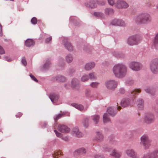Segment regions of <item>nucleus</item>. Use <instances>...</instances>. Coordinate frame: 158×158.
I'll use <instances>...</instances> for the list:
<instances>
[{
    "label": "nucleus",
    "instance_id": "obj_11",
    "mask_svg": "<svg viewBox=\"0 0 158 158\" xmlns=\"http://www.w3.org/2000/svg\"><path fill=\"white\" fill-rule=\"evenodd\" d=\"M59 131L63 133H67L70 131V128L67 126L64 125H59L57 127Z\"/></svg>",
    "mask_w": 158,
    "mask_h": 158
},
{
    "label": "nucleus",
    "instance_id": "obj_35",
    "mask_svg": "<svg viewBox=\"0 0 158 158\" xmlns=\"http://www.w3.org/2000/svg\"><path fill=\"white\" fill-rule=\"evenodd\" d=\"M145 91L146 93H149L152 95H154L155 94V91L154 90L148 88L145 89Z\"/></svg>",
    "mask_w": 158,
    "mask_h": 158
},
{
    "label": "nucleus",
    "instance_id": "obj_45",
    "mask_svg": "<svg viewBox=\"0 0 158 158\" xmlns=\"http://www.w3.org/2000/svg\"><path fill=\"white\" fill-rule=\"evenodd\" d=\"M50 65V62L49 61H47L45 64L44 65V69H47L49 66Z\"/></svg>",
    "mask_w": 158,
    "mask_h": 158
},
{
    "label": "nucleus",
    "instance_id": "obj_58",
    "mask_svg": "<svg viewBox=\"0 0 158 158\" xmlns=\"http://www.w3.org/2000/svg\"><path fill=\"white\" fill-rule=\"evenodd\" d=\"M96 158H103V156L102 155H96L95 156Z\"/></svg>",
    "mask_w": 158,
    "mask_h": 158
},
{
    "label": "nucleus",
    "instance_id": "obj_13",
    "mask_svg": "<svg viewBox=\"0 0 158 158\" xmlns=\"http://www.w3.org/2000/svg\"><path fill=\"white\" fill-rule=\"evenodd\" d=\"M128 6V4L123 1H118L117 2V6L119 8H127Z\"/></svg>",
    "mask_w": 158,
    "mask_h": 158
},
{
    "label": "nucleus",
    "instance_id": "obj_40",
    "mask_svg": "<svg viewBox=\"0 0 158 158\" xmlns=\"http://www.w3.org/2000/svg\"><path fill=\"white\" fill-rule=\"evenodd\" d=\"M94 15L97 17L101 18L103 16L102 13L99 12H95L94 13Z\"/></svg>",
    "mask_w": 158,
    "mask_h": 158
},
{
    "label": "nucleus",
    "instance_id": "obj_18",
    "mask_svg": "<svg viewBox=\"0 0 158 158\" xmlns=\"http://www.w3.org/2000/svg\"><path fill=\"white\" fill-rule=\"evenodd\" d=\"M64 45L66 49L69 51H72L73 50V47L71 44L67 41L64 42Z\"/></svg>",
    "mask_w": 158,
    "mask_h": 158
},
{
    "label": "nucleus",
    "instance_id": "obj_38",
    "mask_svg": "<svg viewBox=\"0 0 158 158\" xmlns=\"http://www.w3.org/2000/svg\"><path fill=\"white\" fill-rule=\"evenodd\" d=\"M99 83L97 82H92L90 85L91 87L93 88H97L98 87Z\"/></svg>",
    "mask_w": 158,
    "mask_h": 158
},
{
    "label": "nucleus",
    "instance_id": "obj_48",
    "mask_svg": "<svg viewBox=\"0 0 158 158\" xmlns=\"http://www.w3.org/2000/svg\"><path fill=\"white\" fill-rule=\"evenodd\" d=\"M21 62L23 64L24 66H26L27 64V61L24 57H23L22 58Z\"/></svg>",
    "mask_w": 158,
    "mask_h": 158
},
{
    "label": "nucleus",
    "instance_id": "obj_47",
    "mask_svg": "<svg viewBox=\"0 0 158 158\" xmlns=\"http://www.w3.org/2000/svg\"><path fill=\"white\" fill-rule=\"evenodd\" d=\"M52 40V37L51 36H50L47 38L45 39V43L47 44H48L50 43V42Z\"/></svg>",
    "mask_w": 158,
    "mask_h": 158
},
{
    "label": "nucleus",
    "instance_id": "obj_21",
    "mask_svg": "<svg viewBox=\"0 0 158 158\" xmlns=\"http://www.w3.org/2000/svg\"><path fill=\"white\" fill-rule=\"evenodd\" d=\"M107 112L111 116H114L116 114V112L114 111V108L112 107H109L107 110Z\"/></svg>",
    "mask_w": 158,
    "mask_h": 158
},
{
    "label": "nucleus",
    "instance_id": "obj_50",
    "mask_svg": "<svg viewBox=\"0 0 158 158\" xmlns=\"http://www.w3.org/2000/svg\"><path fill=\"white\" fill-rule=\"evenodd\" d=\"M5 53V51L3 48L0 46V54L2 55Z\"/></svg>",
    "mask_w": 158,
    "mask_h": 158
},
{
    "label": "nucleus",
    "instance_id": "obj_34",
    "mask_svg": "<svg viewBox=\"0 0 158 158\" xmlns=\"http://www.w3.org/2000/svg\"><path fill=\"white\" fill-rule=\"evenodd\" d=\"M66 61L68 63H70L72 62L73 60L72 56L71 54L67 55L65 57Z\"/></svg>",
    "mask_w": 158,
    "mask_h": 158
},
{
    "label": "nucleus",
    "instance_id": "obj_23",
    "mask_svg": "<svg viewBox=\"0 0 158 158\" xmlns=\"http://www.w3.org/2000/svg\"><path fill=\"white\" fill-rule=\"evenodd\" d=\"M55 78V79L54 80H55L59 82H64L66 80V78L62 75H58L56 76Z\"/></svg>",
    "mask_w": 158,
    "mask_h": 158
},
{
    "label": "nucleus",
    "instance_id": "obj_22",
    "mask_svg": "<svg viewBox=\"0 0 158 158\" xmlns=\"http://www.w3.org/2000/svg\"><path fill=\"white\" fill-rule=\"evenodd\" d=\"M137 104L139 110H142L143 107V101L142 99H139L138 100Z\"/></svg>",
    "mask_w": 158,
    "mask_h": 158
},
{
    "label": "nucleus",
    "instance_id": "obj_36",
    "mask_svg": "<svg viewBox=\"0 0 158 158\" xmlns=\"http://www.w3.org/2000/svg\"><path fill=\"white\" fill-rule=\"evenodd\" d=\"M85 95L86 97L89 98H91L93 96V94H91V91L89 89H86L85 91Z\"/></svg>",
    "mask_w": 158,
    "mask_h": 158
},
{
    "label": "nucleus",
    "instance_id": "obj_25",
    "mask_svg": "<svg viewBox=\"0 0 158 158\" xmlns=\"http://www.w3.org/2000/svg\"><path fill=\"white\" fill-rule=\"evenodd\" d=\"M153 43L155 48L158 50V33L155 37Z\"/></svg>",
    "mask_w": 158,
    "mask_h": 158
},
{
    "label": "nucleus",
    "instance_id": "obj_30",
    "mask_svg": "<svg viewBox=\"0 0 158 158\" xmlns=\"http://www.w3.org/2000/svg\"><path fill=\"white\" fill-rule=\"evenodd\" d=\"M75 152H77L79 155L82 154L86 152V150L84 148H81L77 150Z\"/></svg>",
    "mask_w": 158,
    "mask_h": 158
},
{
    "label": "nucleus",
    "instance_id": "obj_39",
    "mask_svg": "<svg viewBox=\"0 0 158 158\" xmlns=\"http://www.w3.org/2000/svg\"><path fill=\"white\" fill-rule=\"evenodd\" d=\"M88 80V75L86 74L83 75L81 78V80L83 82L86 81Z\"/></svg>",
    "mask_w": 158,
    "mask_h": 158
},
{
    "label": "nucleus",
    "instance_id": "obj_33",
    "mask_svg": "<svg viewBox=\"0 0 158 158\" xmlns=\"http://www.w3.org/2000/svg\"><path fill=\"white\" fill-rule=\"evenodd\" d=\"M105 13L108 15H112L114 13V11L112 9L107 8L105 9Z\"/></svg>",
    "mask_w": 158,
    "mask_h": 158
},
{
    "label": "nucleus",
    "instance_id": "obj_4",
    "mask_svg": "<svg viewBox=\"0 0 158 158\" xmlns=\"http://www.w3.org/2000/svg\"><path fill=\"white\" fill-rule=\"evenodd\" d=\"M151 141L147 135L144 134L141 137L140 143L145 149H148L151 145Z\"/></svg>",
    "mask_w": 158,
    "mask_h": 158
},
{
    "label": "nucleus",
    "instance_id": "obj_43",
    "mask_svg": "<svg viewBox=\"0 0 158 158\" xmlns=\"http://www.w3.org/2000/svg\"><path fill=\"white\" fill-rule=\"evenodd\" d=\"M140 92V91L139 89H135L132 90L131 91V94L133 95H135L136 93H139Z\"/></svg>",
    "mask_w": 158,
    "mask_h": 158
},
{
    "label": "nucleus",
    "instance_id": "obj_2",
    "mask_svg": "<svg viewBox=\"0 0 158 158\" xmlns=\"http://www.w3.org/2000/svg\"><path fill=\"white\" fill-rule=\"evenodd\" d=\"M133 21L138 24H145L151 21V18L149 14L144 13H141L135 17Z\"/></svg>",
    "mask_w": 158,
    "mask_h": 158
},
{
    "label": "nucleus",
    "instance_id": "obj_32",
    "mask_svg": "<svg viewBox=\"0 0 158 158\" xmlns=\"http://www.w3.org/2000/svg\"><path fill=\"white\" fill-rule=\"evenodd\" d=\"M110 120L108 117V115L106 113H105L103 115V121L104 123L110 122Z\"/></svg>",
    "mask_w": 158,
    "mask_h": 158
},
{
    "label": "nucleus",
    "instance_id": "obj_52",
    "mask_svg": "<svg viewBox=\"0 0 158 158\" xmlns=\"http://www.w3.org/2000/svg\"><path fill=\"white\" fill-rule=\"evenodd\" d=\"M115 56L117 57H123V55L122 54H120L119 53H118L117 54L115 55Z\"/></svg>",
    "mask_w": 158,
    "mask_h": 158
},
{
    "label": "nucleus",
    "instance_id": "obj_26",
    "mask_svg": "<svg viewBox=\"0 0 158 158\" xmlns=\"http://www.w3.org/2000/svg\"><path fill=\"white\" fill-rule=\"evenodd\" d=\"M92 120L95 125L97 124L99 120V116L97 115H94L92 116Z\"/></svg>",
    "mask_w": 158,
    "mask_h": 158
},
{
    "label": "nucleus",
    "instance_id": "obj_6",
    "mask_svg": "<svg viewBox=\"0 0 158 158\" xmlns=\"http://www.w3.org/2000/svg\"><path fill=\"white\" fill-rule=\"evenodd\" d=\"M105 85L108 89L114 90L117 87L118 83L114 80H109L106 82Z\"/></svg>",
    "mask_w": 158,
    "mask_h": 158
},
{
    "label": "nucleus",
    "instance_id": "obj_44",
    "mask_svg": "<svg viewBox=\"0 0 158 158\" xmlns=\"http://www.w3.org/2000/svg\"><path fill=\"white\" fill-rule=\"evenodd\" d=\"M54 132H55L57 137H60V138H61V137H62V135L59 132L56 130H54Z\"/></svg>",
    "mask_w": 158,
    "mask_h": 158
},
{
    "label": "nucleus",
    "instance_id": "obj_20",
    "mask_svg": "<svg viewBox=\"0 0 158 158\" xmlns=\"http://www.w3.org/2000/svg\"><path fill=\"white\" fill-rule=\"evenodd\" d=\"M34 44L35 42L32 39H28L27 40L25 41V45L28 47L32 46Z\"/></svg>",
    "mask_w": 158,
    "mask_h": 158
},
{
    "label": "nucleus",
    "instance_id": "obj_49",
    "mask_svg": "<svg viewBox=\"0 0 158 158\" xmlns=\"http://www.w3.org/2000/svg\"><path fill=\"white\" fill-rule=\"evenodd\" d=\"M109 4L111 6H113L115 4L114 0H107Z\"/></svg>",
    "mask_w": 158,
    "mask_h": 158
},
{
    "label": "nucleus",
    "instance_id": "obj_8",
    "mask_svg": "<svg viewBox=\"0 0 158 158\" xmlns=\"http://www.w3.org/2000/svg\"><path fill=\"white\" fill-rule=\"evenodd\" d=\"M130 67L133 70L138 71L140 70L141 68L142 65L139 63L132 62L130 63Z\"/></svg>",
    "mask_w": 158,
    "mask_h": 158
},
{
    "label": "nucleus",
    "instance_id": "obj_31",
    "mask_svg": "<svg viewBox=\"0 0 158 158\" xmlns=\"http://www.w3.org/2000/svg\"><path fill=\"white\" fill-rule=\"evenodd\" d=\"M96 139L98 141H101L103 139V136L101 133L99 132H96Z\"/></svg>",
    "mask_w": 158,
    "mask_h": 158
},
{
    "label": "nucleus",
    "instance_id": "obj_61",
    "mask_svg": "<svg viewBox=\"0 0 158 158\" xmlns=\"http://www.w3.org/2000/svg\"><path fill=\"white\" fill-rule=\"evenodd\" d=\"M156 111L158 113V109Z\"/></svg>",
    "mask_w": 158,
    "mask_h": 158
},
{
    "label": "nucleus",
    "instance_id": "obj_29",
    "mask_svg": "<svg viewBox=\"0 0 158 158\" xmlns=\"http://www.w3.org/2000/svg\"><path fill=\"white\" fill-rule=\"evenodd\" d=\"M78 85V80L75 78L73 79L71 81V86L73 88H75Z\"/></svg>",
    "mask_w": 158,
    "mask_h": 158
},
{
    "label": "nucleus",
    "instance_id": "obj_27",
    "mask_svg": "<svg viewBox=\"0 0 158 158\" xmlns=\"http://www.w3.org/2000/svg\"><path fill=\"white\" fill-rule=\"evenodd\" d=\"M111 155L116 158H119L121 156V153L120 152H117L115 150H114Z\"/></svg>",
    "mask_w": 158,
    "mask_h": 158
},
{
    "label": "nucleus",
    "instance_id": "obj_55",
    "mask_svg": "<svg viewBox=\"0 0 158 158\" xmlns=\"http://www.w3.org/2000/svg\"><path fill=\"white\" fill-rule=\"evenodd\" d=\"M23 115V114L21 112H19L16 115V116L17 118H20Z\"/></svg>",
    "mask_w": 158,
    "mask_h": 158
},
{
    "label": "nucleus",
    "instance_id": "obj_60",
    "mask_svg": "<svg viewBox=\"0 0 158 158\" xmlns=\"http://www.w3.org/2000/svg\"><path fill=\"white\" fill-rule=\"evenodd\" d=\"M121 107L120 106H118L117 107V109L118 110H120L121 109Z\"/></svg>",
    "mask_w": 158,
    "mask_h": 158
},
{
    "label": "nucleus",
    "instance_id": "obj_24",
    "mask_svg": "<svg viewBox=\"0 0 158 158\" xmlns=\"http://www.w3.org/2000/svg\"><path fill=\"white\" fill-rule=\"evenodd\" d=\"M88 76L89 79H90L91 80H94L97 79L96 75L94 72L89 73Z\"/></svg>",
    "mask_w": 158,
    "mask_h": 158
},
{
    "label": "nucleus",
    "instance_id": "obj_17",
    "mask_svg": "<svg viewBox=\"0 0 158 158\" xmlns=\"http://www.w3.org/2000/svg\"><path fill=\"white\" fill-rule=\"evenodd\" d=\"M121 106L123 107H126L130 105V101L128 99H123L121 102Z\"/></svg>",
    "mask_w": 158,
    "mask_h": 158
},
{
    "label": "nucleus",
    "instance_id": "obj_54",
    "mask_svg": "<svg viewBox=\"0 0 158 158\" xmlns=\"http://www.w3.org/2000/svg\"><path fill=\"white\" fill-rule=\"evenodd\" d=\"M59 154L61 155V152L60 151H59L57 152H56L54 154H53L52 156L53 157H56V156H57V155H58Z\"/></svg>",
    "mask_w": 158,
    "mask_h": 158
},
{
    "label": "nucleus",
    "instance_id": "obj_9",
    "mask_svg": "<svg viewBox=\"0 0 158 158\" xmlns=\"http://www.w3.org/2000/svg\"><path fill=\"white\" fill-rule=\"evenodd\" d=\"M145 122L148 124H149L154 122V116L152 113H148L145 116L144 118Z\"/></svg>",
    "mask_w": 158,
    "mask_h": 158
},
{
    "label": "nucleus",
    "instance_id": "obj_1",
    "mask_svg": "<svg viewBox=\"0 0 158 158\" xmlns=\"http://www.w3.org/2000/svg\"><path fill=\"white\" fill-rule=\"evenodd\" d=\"M113 71L116 77L122 78L126 75L127 69L124 65L122 64H119L115 65L113 67Z\"/></svg>",
    "mask_w": 158,
    "mask_h": 158
},
{
    "label": "nucleus",
    "instance_id": "obj_42",
    "mask_svg": "<svg viewBox=\"0 0 158 158\" xmlns=\"http://www.w3.org/2000/svg\"><path fill=\"white\" fill-rule=\"evenodd\" d=\"M31 23L33 24H35L37 22V20L36 18L33 17L31 19Z\"/></svg>",
    "mask_w": 158,
    "mask_h": 158
},
{
    "label": "nucleus",
    "instance_id": "obj_46",
    "mask_svg": "<svg viewBox=\"0 0 158 158\" xmlns=\"http://www.w3.org/2000/svg\"><path fill=\"white\" fill-rule=\"evenodd\" d=\"M134 83V81L132 79H129L127 80L126 81L127 84L129 85H131Z\"/></svg>",
    "mask_w": 158,
    "mask_h": 158
},
{
    "label": "nucleus",
    "instance_id": "obj_3",
    "mask_svg": "<svg viewBox=\"0 0 158 158\" xmlns=\"http://www.w3.org/2000/svg\"><path fill=\"white\" fill-rule=\"evenodd\" d=\"M141 40V37L138 35H135L129 37L127 40V43L130 45H138Z\"/></svg>",
    "mask_w": 158,
    "mask_h": 158
},
{
    "label": "nucleus",
    "instance_id": "obj_63",
    "mask_svg": "<svg viewBox=\"0 0 158 158\" xmlns=\"http://www.w3.org/2000/svg\"><path fill=\"white\" fill-rule=\"evenodd\" d=\"M157 8L158 9V6H157Z\"/></svg>",
    "mask_w": 158,
    "mask_h": 158
},
{
    "label": "nucleus",
    "instance_id": "obj_10",
    "mask_svg": "<svg viewBox=\"0 0 158 158\" xmlns=\"http://www.w3.org/2000/svg\"><path fill=\"white\" fill-rule=\"evenodd\" d=\"M110 24L115 26H124L125 24L123 21L121 19H115L113 20Z\"/></svg>",
    "mask_w": 158,
    "mask_h": 158
},
{
    "label": "nucleus",
    "instance_id": "obj_7",
    "mask_svg": "<svg viewBox=\"0 0 158 158\" xmlns=\"http://www.w3.org/2000/svg\"><path fill=\"white\" fill-rule=\"evenodd\" d=\"M142 158H158V148L144 154Z\"/></svg>",
    "mask_w": 158,
    "mask_h": 158
},
{
    "label": "nucleus",
    "instance_id": "obj_15",
    "mask_svg": "<svg viewBox=\"0 0 158 158\" xmlns=\"http://www.w3.org/2000/svg\"><path fill=\"white\" fill-rule=\"evenodd\" d=\"M72 133L73 135L78 137H80L82 136V134L79 131L78 129L77 128H75L73 129Z\"/></svg>",
    "mask_w": 158,
    "mask_h": 158
},
{
    "label": "nucleus",
    "instance_id": "obj_59",
    "mask_svg": "<svg viewBox=\"0 0 158 158\" xmlns=\"http://www.w3.org/2000/svg\"><path fill=\"white\" fill-rule=\"evenodd\" d=\"M6 60H7L8 61H11V60L10 59H9L8 57H6Z\"/></svg>",
    "mask_w": 158,
    "mask_h": 158
},
{
    "label": "nucleus",
    "instance_id": "obj_37",
    "mask_svg": "<svg viewBox=\"0 0 158 158\" xmlns=\"http://www.w3.org/2000/svg\"><path fill=\"white\" fill-rule=\"evenodd\" d=\"M88 118H86L84 119L82 122L83 126L85 127H87L88 126Z\"/></svg>",
    "mask_w": 158,
    "mask_h": 158
},
{
    "label": "nucleus",
    "instance_id": "obj_51",
    "mask_svg": "<svg viewBox=\"0 0 158 158\" xmlns=\"http://www.w3.org/2000/svg\"><path fill=\"white\" fill-rule=\"evenodd\" d=\"M29 76L33 80L36 82H38L37 79L34 76L32 75L31 74H30Z\"/></svg>",
    "mask_w": 158,
    "mask_h": 158
},
{
    "label": "nucleus",
    "instance_id": "obj_16",
    "mask_svg": "<svg viewBox=\"0 0 158 158\" xmlns=\"http://www.w3.org/2000/svg\"><path fill=\"white\" fill-rule=\"evenodd\" d=\"M95 64L94 62H91L86 64L85 67V68L86 70H90L94 67Z\"/></svg>",
    "mask_w": 158,
    "mask_h": 158
},
{
    "label": "nucleus",
    "instance_id": "obj_19",
    "mask_svg": "<svg viewBox=\"0 0 158 158\" xmlns=\"http://www.w3.org/2000/svg\"><path fill=\"white\" fill-rule=\"evenodd\" d=\"M86 6L87 7L94 8L96 7V4L94 0H91L90 1L86 3H85Z\"/></svg>",
    "mask_w": 158,
    "mask_h": 158
},
{
    "label": "nucleus",
    "instance_id": "obj_12",
    "mask_svg": "<svg viewBox=\"0 0 158 158\" xmlns=\"http://www.w3.org/2000/svg\"><path fill=\"white\" fill-rule=\"evenodd\" d=\"M126 153L127 156L132 158H138L139 156L133 149H128L126 150Z\"/></svg>",
    "mask_w": 158,
    "mask_h": 158
},
{
    "label": "nucleus",
    "instance_id": "obj_53",
    "mask_svg": "<svg viewBox=\"0 0 158 158\" xmlns=\"http://www.w3.org/2000/svg\"><path fill=\"white\" fill-rule=\"evenodd\" d=\"M62 139L65 141H68L69 140L68 137L66 136H62V137L61 138Z\"/></svg>",
    "mask_w": 158,
    "mask_h": 158
},
{
    "label": "nucleus",
    "instance_id": "obj_14",
    "mask_svg": "<svg viewBox=\"0 0 158 158\" xmlns=\"http://www.w3.org/2000/svg\"><path fill=\"white\" fill-rule=\"evenodd\" d=\"M49 97L52 102L56 103L58 101L59 96L57 94H53L50 95Z\"/></svg>",
    "mask_w": 158,
    "mask_h": 158
},
{
    "label": "nucleus",
    "instance_id": "obj_62",
    "mask_svg": "<svg viewBox=\"0 0 158 158\" xmlns=\"http://www.w3.org/2000/svg\"><path fill=\"white\" fill-rule=\"evenodd\" d=\"M110 149H109V150H107V151H108V152H109V151H110Z\"/></svg>",
    "mask_w": 158,
    "mask_h": 158
},
{
    "label": "nucleus",
    "instance_id": "obj_57",
    "mask_svg": "<svg viewBox=\"0 0 158 158\" xmlns=\"http://www.w3.org/2000/svg\"><path fill=\"white\" fill-rule=\"evenodd\" d=\"M2 26L1 24L0 23V36H2Z\"/></svg>",
    "mask_w": 158,
    "mask_h": 158
},
{
    "label": "nucleus",
    "instance_id": "obj_41",
    "mask_svg": "<svg viewBox=\"0 0 158 158\" xmlns=\"http://www.w3.org/2000/svg\"><path fill=\"white\" fill-rule=\"evenodd\" d=\"M63 115L64 114H60L58 115H55L54 117V119L56 121L58 119L61 118Z\"/></svg>",
    "mask_w": 158,
    "mask_h": 158
},
{
    "label": "nucleus",
    "instance_id": "obj_28",
    "mask_svg": "<svg viewBox=\"0 0 158 158\" xmlns=\"http://www.w3.org/2000/svg\"><path fill=\"white\" fill-rule=\"evenodd\" d=\"M71 105L73 107H75L77 109L82 111L84 109V107L81 105H78L76 103H73L71 104Z\"/></svg>",
    "mask_w": 158,
    "mask_h": 158
},
{
    "label": "nucleus",
    "instance_id": "obj_56",
    "mask_svg": "<svg viewBox=\"0 0 158 158\" xmlns=\"http://www.w3.org/2000/svg\"><path fill=\"white\" fill-rule=\"evenodd\" d=\"M119 92L121 94H124L125 93V90L123 88H120L119 89Z\"/></svg>",
    "mask_w": 158,
    "mask_h": 158
},
{
    "label": "nucleus",
    "instance_id": "obj_5",
    "mask_svg": "<svg viewBox=\"0 0 158 158\" xmlns=\"http://www.w3.org/2000/svg\"><path fill=\"white\" fill-rule=\"evenodd\" d=\"M150 69L153 73H158V59H156L153 60L150 63Z\"/></svg>",
    "mask_w": 158,
    "mask_h": 158
}]
</instances>
